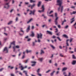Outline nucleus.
Here are the masks:
<instances>
[{
    "instance_id": "nucleus-22",
    "label": "nucleus",
    "mask_w": 76,
    "mask_h": 76,
    "mask_svg": "<svg viewBox=\"0 0 76 76\" xmlns=\"http://www.w3.org/2000/svg\"><path fill=\"white\" fill-rule=\"evenodd\" d=\"M41 1H39V3L38 4V7H39L40 6V5H41Z\"/></svg>"
},
{
    "instance_id": "nucleus-57",
    "label": "nucleus",
    "mask_w": 76,
    "mask_h": 76,
    "mask_svg": "<svg viewBox=\"0 0 76 76\" xmlns=\"http://www.w3.org/2000/svg\"><path fill=\"white\" fill-rule=\"evenodd\" d=\"M68 76H71V73L70 72L69 73V75H68Z\"/></svg>"
},
{
    "instance_id": "nucleus-43",
    "label": "nucleus",
    "mask_w": 76,
    "mask_h": 76,
    "mask_svg": "<svg viewBox=\"0 0 76 76\" xmlns=\"http://www.w3.org/2000/svg\"><path fill=\"white\" fill-rule=\"evenodd\" d=\"M68 27H69V26L68 25H67L65 27V28H67Z\"/></svg>"
},
{
    "instance_id": "nucleus-62",
    "label": "nucleus",
    "mask_w": 76,
    "mask_h": 76,
    "mask_svg": "<svg viewBox=\"0 0 76 76\" xmlns=\"http://www.w3.org/2000/svg\"><path fill=\"white\" fill-rule=\"evenodd\" d=\"M21 52H20V54H19V56H20V55H21Z\"/></svg>"
},
{
    "instance_id": "nucleus-55",
    "label": "nucleus",
    "mask_w": 76,
    "mask_h": 76,
    "mask_svg": "<svg viewBox=\"0 0 76 76\" xmlns=\"http://www.w3.org/2000/svg\"><path fill=\"white\" fill-rule=\"evenodd\" d=\"M33 46H34V45H35V42H33Z\"/></svg>"
},
{
    "instance_id": "nucleus-58",
    "label": "nucleus",
    "mask_w": 76,
    "mask_h": 76,
    "mask_svg": "<svg viewBox=\"0 0 76 76\" xmlns=\"http://www.w3.org/2000/svg\"><path fill=\"white\" fill-rule=\"evenodd\" d=\"M46 26V25H42V27L43 28H44L45 26Z\"/></svg>"
},
{
    "instance_id": "nucleus-30",
    "label": "nucleus",
    "mask_w": 76,
    "mask_h": 76,
    "mask_svg": "<svg viewBox=\"0 0 76 76\" xmlns=\"http://www.w3.org/2000/svg\"><path fill=\"white\" fill-rule=\"evenodd\" d=\"M70 13L71 15H72V14H75L76 13V12L74 11L73 12V13H72L71 12Z\"/></svg>"
},
{
    "instance_id": "nucleus-46",
    "label": "nucleus",
    "mask_w": 76,
    "mask_h": 76,
    "mask_svg": "<svg viewBox=\"0 0 76 76\" xmlns=\"http://www.w3.org/2000/svg\"><path fill=\"white\" fill-rule=\"evenodd\" d=\"M50 71H51L50 70H48V71H47L46 72V73H48V72H50Z\"/></svg>"
},
{
    "instance_id": "nucleus-1",
    "label": "nucleus",
    "mask_w": 76,
    "mask_h": 76,
    "mask_svg": "<svg viewBox=\"0 0 76 76\" xmlns=\"http://www.w3.org/2000/svg\"><path fill=\"white\" fill-rule=\"evenodd\" d=\"M62 1H63V0H57V5L59 6V8H58V10L59 11L60 8L61 9V12H62V11H63V6H61V4H62Z\"/></svg>"
},
{
    "instance_id": "nucleus-2",
    "label": "nucleus",
    "mask_w": 76,
    "mask_h": 76,
    "mask_svg": "<svg viewBox=\"0 0 76 76\" xmlns=\"http://www.w3.org/2000/svg\"><path fill=\"white\" fill-rule=\"evenodd\" d=\"M57 14L56 13H55V17H56V19L55 20V24L56 25H57L58 24V17H57Z\"/></svg>"
},
{
    "instance_id": "nucleus-29",
    "label": "nucleus",
    "mask_w": 76,
    "mask_h": 76,
    "mask_svg": "<svg viewBox=\"0 0 76 76\" xmlns=\"http://www.w3.org/2000/svg\"><path fill=\"white\" fill-rule=\"evenodd\" d=\"M31 52V50H26V52L27 53H30Z\"/></svg>"
},
{
    "instance_id": "nucleus-31",
    "label": "nucleus",
    "mask_w": 76,
    "mask_h": 76,
    "mask_svg": "<svg viewBox=\"0 0 76 76\" xmlns=\"http://www.w3.org/2000/svg\"><path fill=\"white\" fill-rule=\"evenodd\" d=\"M28 59H27L26 60L24 61V62L25 63H27V62L28 61Z\"/></svg>"
},
{
    "instance_id": "nucleus-54",
    "label": "nucleus",
    "mask_w": 76,
    "mask_h": 76,
    "mask_svg": "<svg viewBox=\"0 0 76 76\" xmlns=\"http://www.w3.org/2000/svg\"><path fill=\"white\" fill-rule=\"evenodd\" d=\"M11 76H15L13 74H11Z\"/></svg>"
},
{
    "instance_id": "nucleus-13",
    "label": "nucleus",
    "mask_w": 76,
    "mask_h": 76,
    "mask_svg": "<svg viewBox=\"0 0 76 76\" xmlns=\"http://www.w3.org/2000/svg\"><path fill=\"white\" fill-rule=\"evenodd\" d=\"M55 72V71H54L53 72H51L50 74V75L51 76H53L54 74V73Z\"/></svg>"
},
{
    "instance_id": "nucleus-39",
    "label": "nucleus",
    "mask_w": 76,
    "mask_h": 76,
    "mask_svg": "<svg viewBox=\"0 0 76 76\" xmlns=\"http://www.w3.org/2000/svg\"><path fill=\"white\" fill-rule=\"evenodd\" d=\"M52 38L53 39H55L56 38V37L54 35L52 37Z\"/></svg>"
},
{
    "instance_id": "nucleus-3",
    "label": "nucleus",
    "mask_w": 76,
    "mask_h": 76,
    "mask_svg": "<svg viewBox=\"0 0 76 76\" xmlns=\"http://www.w3.org/2000/svg\"><path fill=\"white\" fill-rule=\"evenodd\" d=\"M24 33L23 31V29L22 28H20V31L19 33V34L20 36H22L23 35Z\"/></svg>"
},
{
    "instance_id": "nucleus-53",
    "label": "nucleus",
    "mask_w": 76,
    "mask_h": 76,
    "mask_svg": "<svg viewBox=\"0 0 76 76\" xmlns=\"http://www.w3.org/2000/svg\"><path fill=\"white\" fill-rule=\"evenodd\" d=\"M57 65H58V64L57 63H55V64H54V65L55 66H57Z\"/></svg>"
},
{
    "instance_id": "nucleus-17",
    "label": "nucleus",
    "mask_w": 76,
    "mask_h": 76,
    "mask_svg": "<svg viewBox=\"0 0 76 76\" xmlns=\"http://www.w3.org/2000/svg\"><path fill=\"white\" fill-rule=\"evenodd\" d=\"M35 4H33V5H31V9H32L33 7H34L35 6Z\"/></svg>"
},
{
    "instance_id": "nucleus-7",
    "label": "nucleus",
    "mask_w": 76,
    "mask_h": 76,
    "mask_svg": "<svg viewBox=\"0 0 76 76\" xmlns=\"http://www.w3.org/2000/svg\"><path fill=\"white\" fill-rule=\"evenodd\" d=\"M36 12V10H34L32 11H30V12L29 13L30 15H31V14H33V15H35V12Z\"/></svg>"
},
{
    "instance_id": "nucleus-64",
    "label": "nucleus",
    "mask_w": 76,
    "mask_h": 76,
    "mask_svg": "<svg viewBox=\"0 0 76 76\" xmlns=\"http://www.w3.org/2000/svg\"><path fill=\"white\" fill-rule=\"evenodd\" d=\"M41 42L40 40L39 39H38V42Z\"/></svg>"
},
{
    "instance_id": "nucleus-4",
    "label": "nucleus",
    "mask_w": 76,
    "mask_h": 76,
    "mask_svg": "<svg viewBox=\"0 0 76 76\" xmlns=\"http://www.w3.org/2000/svg\"><path fill=\"white\" fill-rule=\"evenodd\" d=\"M9 3L5 4L4 7L5 8H6V9H8L9 8L10 6L9 5Z\"/></svg>"
},
{
    "instance_id": "nucleus-11",
    "label": "nucleus",
    "mask_w": 76,
    "mask_h": 76,
    "mask_svg": "<svg viewBox=\"0 0 76 76\" xmlns=\"http://www.w3.org/2000/svg\"><path fill=\"white\" fill-rule=\"evenodd\" d=\"M47 34H49L50 35H52V33L51 31H47Z\"/></svg>"
},
{
    "instance_id": "nucleus-56",
    "label": "nucleus",
    "mask_w": 76,
    "mask_h": 76,
    "mask_svg": "<svg viewBox=\"0 0 76 76\" xmlns=\"http://www.w3.org/2000/svg\"><path fill=\"white\" fill-rule=\"evenodd\" d=\"M31 40V39H28L27 40V41H29Z\"/></svg>"
},
{
    "instance_id": "nucleus-45",
    "label": "nucleus",
    "mask_w": 76,
    "mask_h": 76,
    "mask_svg": "<svg viewBox=\"0 0 76 76\" xmlns=\"http://www.w3.org/2000/svg\"><path fill=\"white\" fill-rule=\"evenodd\" d=\"M13 49H14L13 51L15 52V46L13 47Z\"/></svg>"
},
{
    "instance_id": "nucleus-63",
    "label": "nucleus",
    "mask_w": 76,
    "mask_h": 76,
    "mask_svg": "<svg viewBox=\"0 0 76 76\" xmlns=\"http://www.w3.org/2000/svg\"><path fill=\"white\" fill-rule=\"evenodd\" d=\"M66 74V72H63V75H65Z\"/></svg>"
},
{
    "instance_id": "nucleus-61",
    "label": "nucleus",
    "mask_w": 76,
    "mask_h": 76,
    "mask_svg": "<svg viewBox=\"0 0 76 76\" xmlns=\"http://www.w3.org/2000/svg\"><path fill=\"white\" fill-rule=\"evenodd\" d=\"M49 16H50V17H53V15H49Z\"/></svg>"
},
{
    "instance_id": "nucleus-38",
    "label": "nucleus",
    "mask_w": 76,
    "mask_h": 76,
    "mask_svg": "<svg viewBox=\"0 0 76 76\" xmlns=\"http://www.w3.org/2000/svg\"><path fill=\"white\" fill-rule=\"evenodd\" d=\"M60 56L61 57H63V55H62L61 53H60Z\"/></svg>"
},
{
    "instance_id": "nucleus-35",
    "label": "nucleus",
    "mask_w": 76,
    "mask_h": 76,
    "mask_svg": "<svg viewBox=\"0 0 76 76\" xmlns=\"http://www.w3.org/2000/svg\"><path fill=\"white\" fill-rule=\"evenodd\" d=\"M25 57V55H23V57L22 58L23 59Z\"/></svg>"
},
{
    "instance_id": "nucleus-24",
    "label": "nucleus",
    "mask_w": 76,
    "mask_h": 76,
    "mask_svg": "<svg viewBox=\"0 0 76 76\" xmlns=\"http://www.w3.org/2000/svg\"><path fill=\"white\" fill-rule=\"evenodd\" d=\"M15 48L19 49L20 48V46L19 45H17L15 46Z\"/></svg>"
},
{
    "instance_id": "nucleus-48",
    "label": "nucleus",
    "mask_w": 76,
    "mask_h": 76,
    "mask_svg": "<svg viewBox=\"0 0 76 76\" xmlns=\"http://www.w3.org/2000/svg\"><path fill=\"white\" fill-rule=\"evenodd\" d=\"M34 26H32V28H31L33 30L34 29Z\"/></svg>"
},
{
    "instance_id": "nucleus-40",
    "label": "nucleus",
    "mask_w": 76,
    "mask_h": 76,
    "mask_svg": "<svg viewBox=\"0 0 76 76\" xmlns=\"http://www.w3.org/2000/svg\"><path fill=\"white\" fill-rule=\"evenodd\" d=\"M73 38H71L70 39V42H72V40H73Z\"/></svg>"
},
{
    "instance_id": "nucleus-27",
    "label": "nucleus",
    "mask_w": 76,
    "mask_h": 76,
    "mask_svg": "<svg viewBox=\"0 0 76 76\" xmlns=\"http://www.w3.org/2000/svg\"><path fill=\"white\" fill-rule=\"evenodd\" d=\"M76 25V22L75 23V24H74L73 25V26L74 27V28L75 29H76V27L75 26Z\"/></svg>"
},
{
    "instance_id": "nucleus-36",
    "label": "nucleus",
    "mask_w": 76,
    "mask_h": 76,
    "mask_svg": "<svg viewBox=\"0 0 76 76\" xmlns=\"http://www.w3.org/2000/svg\"><path fill=\"white\" fill-rule=\"evenodd\" d=\"M56 31H55V33H57L58 32V28H56Z\"/></svg>"
},
{
    "instance_id": "nucleus-32",
    "label": "nucleus",
    "mask_w": 76,
    "mask_h": 76,
    "mask_svg": "<svg viewBox=\"0 0 76 76\" xmlns=\"http://www.w3.org/2000/svg\"><path fill=\"white\" fill-rule=\"evenodd\" d=\"M12 21H11L9 23H8V25H9L11 24V23H12Z\"/></svg>"
},
{
    "instance_id": "nucleus-41",
    "label": "nucleus",
    "mask_w": 76,
    "mask_h": 76,
    "mask_svg": "<svg viewBox=\"0 0 76 76\" xmlns=\"http://www.w3.org/2000/svg\"><path fill=\"white\" fill-rule=\"evenodd\" d=\"M40 70V69H38V70L37 71V73H39Z\"/></svg>"
},
{
    "instance_id": "nucleus-34",
    "label": "nucleus",
    "mask_w": 76,
    "mask_h": 76,
    "mask_svg": "<svg viewBox=\"0 0 76 76\" xmlns=\"http://www.w3.org/2000/svg\"><path fill=\"white\" fill-rule=\"evenodd\" d=\"M57 38L58 39V40H59L60 41H61V39L58 37H57Z\"/></svg>"
},
{
    "instance_id": "nucleus-12",
    "label": "nucleus",
    "mask_w": 76,
    "mask_h": 76,
    "mask_svg": "<svg viewBox=\"0 0 76 76\" xmlns=\"http://www.w3.org/2000/svg\"><path fill=\"white\" fill-rule=\"evenodd\" d=\"M75 19L74 18H72V19H71V20H72V21L71 22V23H72L74 21H75V20H74Z\"/></svg>"
},
{
    "instance_id": "nucleus-16",
    "label": "nucleus",
    "mask_w": 76,
    "mask_h": 76,
    "mask_svg": "<svg viewBox=\"0 0 76 76\" xmlns=\"http://www.w3.org/2000/svg\"><path fill=\"white\" fill-rule=\"evenodd\" d=\"M33 20L32 18H31V19H30L27 22V23L28 24L32 20Z\"/></svg>"
},
{
    "instance_id": "nucleus-20",
    "label": "nucleus",
    "mask_w": 76,
    "mask_h": 76,
    "mask_svg": "<svg viewBox=\"0 0 76 76\" xmlns=\"http://www.w3.org/2000/svg\"><path fill=\"white\" fill-rule=\"evenodd\" d=\"M50 47L53 49H55V47H54L53 45H50Z\"/></svg>"
},
{
    "instance_id": "nucleus-5",
    "label": "nucleus",
    "mask_w": 76,
    "mask_h": 76,
    "mask_svg": "<svg viewBox=\"0 0 76 76\" xmlns=\"http://www.w3.org/2000/svg\"><path fill=\"white\" fill-rule=\"evenodd\" d=\"M3 52L5 53H8V50L7 47H5L4 48Z\"/></svg>"
},
{
    "instance_id": "nucleus-37",
    "label": "nucleus",
    "mask_w": 76,
    "mask_h": 76,
    "mask_svg": "<svg viewBox=\"0 0 76 76\" xmlns=\"http://www.w3.org/2000/svg\"><path fill=\"white\" fill-rule=\"evenodd\" d=\"M72 57H73V59H75V58H75V56L74 55H72Z\"/></svg>"
},
{
    "instance_id": "nucleus-9",
    "label": "nucleus",
    "mask_w": 76,
    "mask_h": 76,
    "mask_svg": "<svg viewBox=\"0 0 76 76\" xmlns=\"http://www.w3.org/2000/svg\"><path fill=\"white\" fill-rule=\"evenodd\" d=\"M30 30V26H29L26 29V32H28Z\"/></svg>"
},
{
    "instance_id": "nucleus-51",
    "label": "nucleus",
    "mask_w": 76,
    "mask_h": 76,
    "mask_svg": "<svg viewBox=\"0 0 76 76\" xmlns=\"http://www.w3.org/2000/svg\"><path fill=\"white\" fill-rule=\"evenodd\" d=\"M58 28H61V26L60 25H58Z\"/></svg>"
},
{
    "instance_id": "nucleus-47",
    "label": "nucleus",
    "mask_w": 76,
    "mask_h": 76,
    "mask_svg": "<svg viewBox=\"0 0 76 76\" xmlns=\"http://www.w3.org/2000/svg\"><path fill=\"white\" fill-rule=\"evenodd\" d=\"M60 33H57V34H56L57 36H59L60 35Z\"/></svg>"
},
{
    "instance_id": "nucleus-14",
    "label": "nucleus",
    "mask_w": 76,
    "mask_h": 76,
    "mask_svg": "<svg viewBox=\"0 0 76 76\" xmlns=\"http://www.w3.org/2000/svg\"><path fill=\"white\" fill-rule=\"evenodd\" d=\"M45 53L44 51L42 50H41V53H40V54L41 55H42V54H43Z\"/></svg>"
},
{
    "instance_id": "nucleus-60",
    "label": "nucleus",
    "mask_w": 76,
    "mask_h": 76,
    "mask_svg": "<svg viewBox=\"0 0 76 76\" xmlns=\"http://www.w3.org/2000/svg\"><path fill=\"white\" fill-rule=\"evenodd\" d=\"M66 22V20L65 19L64 21H63V22L64 23V22Z\"/></svg>"
},
{
    "instance_id": "nucleus-10",
    "label": "nucleus",
    "mask_w": 76,
    "mask_h": 76,
    "mask_svg": "<svg viewBox=\"0 0 76 76\" xmlns=\"http://www.w3.org/2000/svg\"><path fill=\"white\" fill-rule=\"evenodd\" d=\"M32 63H33L34 64H32L31 65V66H35V64H36V62H35V61H31V62Z\"/></svg>"
},
{
    "instance_id": "nucleus-26",
    "label": "nucleus",
    "mask_w": 76,
    "mask_h": 76,
    "mask_svg": "<svg viewBox=\"0 0 76 76\" xmlns=\"http://www.w3.org/2000/svg\"><path fill=\"white\" fill-rule=\"evenodd\" d=\"M15 41L13 42H12L11 43V44H12L14 45H15Z\"/></svg>"
},
{
    "instance_id": "nucleus-44",
    "label": "nucleus",
    "mask_w": 76,
    "mask_h": 76,
    "mask_svg": "<svg viewBox=\"0 0 76 76\" xmlns=\"http://www.w3.org/2000/svg\"><path fill=\"white\" fill-rule=\"evenodd\" d=\"M38 73V75L39 76H41V74L39 73Z\"/></svg>"
},
{
    "instance_id": "nucleus-21",
    "label": "nucleus",
    "mask_w": 76,
    "mask_h": 76,
    "mask_svg": "<svg viewBox=\"0 0 76 76\" xmlns=\"http://www.w3.org/2000/svg\"><path fill=\"white\" fill-rule=\"evenodd\" d=\"M76 61H73V62H72V64L73 65H74L76 64Z\"/></svg>"
},
{
    "instance_id": "nucleus-18",
    "label": "nucleus",
    "mask_w": 76,
    "mask_h": 76,
    "mask_svg": "<svg viewBox=\"0 0 76 76\" xmlns=\"http://www.w3.org/2000/svg\"><path fill=\"white\" fill-rule=\"evenodd\" d=\"M67 69V67H64L62 71H65V70H66Z\"/></svg>"
},
{
    "instance_id": "nucleus-8",
    "label": "nucleus",
    "mask_w": 76,
    "mask_h": 76,
    "mask_svg": "<svg viewBox=\"0 0 76 76\" xmlns=\"http://www.w3.org/2000/svg\"><path fill=\"white\" fill-rule=\"evenodd\" d=\"M42 8V10L40 11V10H39L38 12H44V10H45L44 8V5H43L42 7V8Z\"/></svg>"
},
{
    "instance_id": "nucleus-23",
    "label": "nucleus",
    "mask_w": 76,
    "mask_h": 76,
    "mask_svg": "<svg viewBox=\"0 0 76 76\" xmlns=\"http://www.w3.org/2000/svg\"><path fill=\"white\" fill-rule=\"evenodd\" d=\"M63 36L64 37L66 38H68V37H67V36L66 35H65V34L63 35Z\"/></svg>"
},
{
    "instance_id": "nucleus-59",
    "label": "nucleus",
    "mask_w": 76,
    "mask_h": 76,
    "mask_svg": "<svg viewBox=\"0 0 76 76\" xmlns=\"http://www.w3.org/2000/svg\"><path fill=\"white\" fill-rule=\"evenodd\" d=\"M18 20V17H17L16 19V21H17Z\"/></svg>"
},
{
    "instance_id": "nucleus-25",
    "label": "nucleus",
    "mask_w": 76,
    "mask_h": 76,
    "mask_svg": "<svg viewBox=\"0 0 76 76\" xmlns=\"http://www.w3.org/2000/svg\"><path fill=\"white\" fill-rule=\"evenodd\" d=\"M19 68H21V70H23V69H24V67H23L22 66H20Z\"/></svg>"
},
{
    "instance_id": "nucleus-49",
    "label": "nucleus",
    "mask_w": 76,
    "mask_h": 76,
    "mask_svg": "<svg viewBox=\"0 0 76 76\" xmlns=\"http://www.w3.org/2000/svg\"><path fill=\"white\" fill-rule=\"evenodd\" d=\"M66 45H67V46H69V45L68 44V42H66Z\"/></svg>"
},
{
    "instance_id": "nucleus-15",
    "label": "nucleus",
    "mask_w": 76,
    "mask_h": 76,
    "mask_svg": "<svg viewBox=\"0 0 76 76\" xmlns=\"http://www.w3.org/2000/svg\"><path fill=\"white\" fill-rule=\"evenodd\" d=\"M39 59H38V60L39 61H40L41 62H42V61L43 59L42 58H39Z\"/></svg>"
},
{
    "instance_id": "nucleus-28",
    "label": "nucleus",
    "mask_w": 76,
    "mask_h": 76,
    "mask_svg": "<svg viewBox=\"0 0 76 76\" xmlns=\"http://www.w3.org/2000/svg\"><path fill=\"white\" fill-rule=\"evenodd\" d=\"M34 33H33V32H32V34H31V35H30V36L34 37Z\"/></svg>"
},
{
    "instance_id": "nucleus-42",
    "label": "nucleus",
    "mask_w": 76,
    "mask_h": 76,
    "mask_svg": "<svg viewBox=\"0 0 76 76\" xmlns=\"http://www.w3.org/2000/svg\"><path fill=\"white\" fill-rule=\"evenodd\" d=\"M4 69L2 68H1V69H0V72H2V70H3V69Z\"/></svg>"
},
{
    "instance_id": "nucleus-19",
    "label": "nucleus",
    "mask_w": 76,
    "mask_h": 76,
    "mask_svg": "<svg viewBox=\"0 0 76 76\" xmlns=\"http://www.w3.org/2000/svg\"><path fill=\"white\" fill-rule=\"evenodd\" d=\"M30 1L31 3H34L36 2V1H33V0H30Z\"/></svg>"
},
{
    "instance_id": "nucleus-6",
    "label": "nucleus",
    "mask_w": 76,
    "mask_h": 76,
    "mask_svg": "<svg viewBox=\"0 0 76 76\" xmlns=\"http://www.w3.org/2000/svg\"><path fill=\"white\" fill-rule=\"evenodd\" d=\"M37 37L38 39H39V38H40L41 39L42 38V35L41 33H40L39 34H37Z\"/></svg>"
},
{
    "instance_id": "nucleus-50",
    "label": "nucleus",
    "mask_w": 76,
    "mask_h": 76,
    "mask_svg": "<svg viewBox=\"0 0 76 76\" xmlns=\"http://www.w3.org/2000/svg\"><path fill=\"white\" fill-rule=\"evenodd\" d=\"M59 48L61 49H62V47H61V46H59Z\"/></svg>"
},
{
    "instance_id": "nucleus-33",
    "label": "nucleus",
    "mask_w": 76,
    "mask_h": 76,
    "mask_svg": "<svg viewBox=\"0 0 76 76\" xmlns=\"http://www.w3.org/2000/svg\"><path fill=\"white\" fill-rule=\"evenodd\" d=\"M23 73H25L26 75H27V72L26 71H23Z\"/></svg>"
},
{
    "instance_id": "nucleus-52",
    "label": "nucleus",
    "mask_w": 76,
    "mask_h": 76,
    "mask_svg": "<svg viewBox=\"0 0 76 76\" xmlns=\"http://www.w3.org/2000/svg\"><path fill=\"white\" fill-rule=\"evenodd\" d=\"M53 11H51L50 12H49V14H50L51 13H53Z\"/></svg>"
}]
</instances>
